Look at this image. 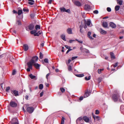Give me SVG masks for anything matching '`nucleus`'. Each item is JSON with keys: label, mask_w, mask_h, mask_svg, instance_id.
<instances>
[{"label": "nucleus", "mask_w": 124, "mask_h": 124, "mask_svg": "<svg viewBox=\"0 0 124 124\" xmlns=\"http://www.w3.org/2000/svg\"><path fill=\"white\" fill-rule=\"evenodd\" d=\"M61 37L62 39L63 40L65 41H66V39L65 38V35L63 34L61 36Z\"/></svg>", "instance_id": "obj_26"}, {"label": "nucleus", "mask_w": 124, "mask_h": 124, "mask_svg": "<svg viewBox=\"0 0 124 124\" xmlns=\"http://www.w3.org/2000/svg\"><path fill=\"white\" fill-rule=\"evenodd\" d=\"M119 97V94L118 93H116L113 95L112 98L114 101H117Z\"/></svg>", "instance_id": "obj_1"}, {"label": "nucleus", "mask_w": 124, "mask_h": 124, "mask_svg": "<svg viewBox=\"0 0 124 124\" xmlns=\"http://www.w3.org/2000/svg\"><path fill=\"white\" fill-rule=\"evenodd\" d=\"M65 47L66 48H67V49H70V47L69 46H67V45H65Z\"/></svg>", "instance_id": "obj_55"}, {"label": "nucleus", "mask_w": 124, "mask_h": 124, "mask_svg": "<svg viewBox=\"0 0 124 124\" xmlns=\"http://www.w3.org/2000/svg\"><path fill=\"white\" fill-rule=\"evenodd\" d=\"M104 70V69H98V73L99 74H100L101 73V72L103 71Z\"/></svg>", "instance_id": "obj_24"}, {"label": "nucleus", "mask_w": 124, "mask_h": 124, "mask_svg": "<svg viewBox=\"0 0 124 124\" xmlns=\"http://www.w3.org/2000/svg\"><path fill=\"white\" fill-rule=\"evenodd\" d=\"M60 9L61 10V12H65V8L64 7H63L62 8H60Z\"/></svg>", "instance_id": "obj_34"}, {"label": "nucleus", "mask_w": 124, "mask_h": 124, "mask_svg": "<svg viewBox=\"0 0 124 124\" xmlns=\"http://www.w3.org/2000/svg\"><path fill=\"white\" fill-rule=\"evenodd\" d=\"M44 94V93L43 92H42L40 93V97H41Z\"/></svg>", "instance_id": "obj_59"}, {"label": "nucleus", "mask_w": 124, "mask_h": 124, "mask_svg": "<svg viewBox=\"0 0 124 124\" xmlns=\"http://www.w3.org/2000/svg\"><path fill=\"white\" fill-rule=\"evenodd\" d=\"M83 96H81L79 98V100L81 101L83 99Z\"/></svg>", "instance_id": "obj_64"}, {"label": "nucleus", "mask_w": 124, "mask_h": 124, "mask_svg": "<svg viewBox=\"0 0 124 124\" xmlns=\"http://www.w3.org/2000/svg\"><path fill=\"white\" fill-rule=\"evenodd\" d=\"M110 26L113 28H115L116 27V25L113 22H110Z\"/></svg>", "instance_id": "obj_14"}, {"label": "nucleus", "mask_w": 124, "mask_h": 124, "mask_svg": "<svg viewBox=\"0 0 124 124\" xmlns=\"http://www.w3.org/2000/svg\"><path fill=\"white\" fill-rule=\"evenodd\" d=\"M76 40L78 42L81 43H83V41L81 40H79L77 39H76Z\"/></svg>", "instance_id": "obj_56"}, {"label": "nucleus", "mask_w": 124, "mask_h": 124, "mask_svg": "<svg viewBox=\"0 0 124 124\" xmlns=\"http://www.w3.org/2000/svg\"><path fill=\"white\" fill-rule=\"evenodd\" d=\"M120 110L122 112H123L124 111V106L121 105L120 107Z\"/></svg>", "instance_id": "obj_22"}, {"label": "nucleus", "mask_w": 124, "mask_h": 124, "mask_svg": "<svg viewBox=\"0 0 124 124\" xmlns=\"http://www.w3.org/2000/svg\"><path fill=\"white\" fill-rule=\"evenodd\" d=\"M85 9L86 10L89 11L91 8V7L88 4H86L84 6Z\"/></svg>", "instance_id": "obj_8"}, {"label": "nucleus", "mask_w": 124, "mask_h": 124, "mask_svg": "<svg viewBox=\"0 0 124 124\" xmlns=\"http://www.w3.org/2000/svg\"><path fill=\"white\" fill-rule=\"evenodd\" d=\"M102 26L104 28H107L108 26V23L106 22H104L102 23Z\"/></svg>", "instance_id": "obj_19"}, {"label": "nucleus", "mask_w": 124, "mask_h": 124, "mask_svg": "<svg viewBox=\"0 0 124 124\" xmlns=\"http://www.w3.org/2000/svg\"><path fill=\"white\" fill-rule=\"evenodd\" d=\"M9 104L10 106L12 107H16L17 105L16 103L12 101H11Z\"/></svg>", "instance_id": "obj_5"}, {"label": "nucleus", "mask_w": 124, "mask_h": 124, "mask_svg": "<svg viewBox=\"0 0 124 124\" xmlns=\"http://www.w3.org/2000/svg\"><path fill=\"white\" fill-rule=\"evenodd\" d=\"M44 61L46 63H48V60L47 58H45L44 59Z\"/></svg>", "instance_id": "obj_43"}, {"label": "nucleus", "mask_w": 124, "mask_h": 124, "mask_svg": "<svg viewBox=\"0 0 124 124\" xmlns=\"http://www.w3.org/2000/svg\"><path fill=\"white\" fill-rule=\"evenodd\" d=\"M16 73V71L15 70H13L12 72V75H14Z\"/></svg>", "instance_id": "obj_42"}, {"label": "nucleus", "mask_w": 124, "mask_h": 124, "mask_svg": "<svg viewBox=\"0 0 124 124\" xmlns=\"http://www.w3.org/2000/svg\"><path fill=\"white\" fill-rule=\"evenodd\" d=\"M23 11L24 12H28L29 10L28 9H26L24 8L23 9Z\"/></svg>", "instance_id": "obj_46"}, {"label": "nucleus", "mask_w": 124, "mask_h": 124, "mask_svg": "<svg viewBox=\"0 0 124 124\" xmlns=\"http://www.w3.org/2000/svg\"><path fill=\"white\" fill-rule=\"evenodd\" d=\"M39 58L41 59H42L43 57V55L41 52H40L39 53Z\"/></svg>", "instance_id": "obj_37"}, {"label": "nucleus", "mask_w": 124, "mask_h": 124, "mask_svg": "<svg viewBox=\"0 0 124 124\" xmlns=\"http://www.w3.org/2000/svg\"><path fill=\"white\" fill-rule=\"evenodd\" d=\"M43 86L42 84H40L39 86V88L40 89L42 90L43 88Z\"/></svg>", "instance_id": "obj_35"}, {"label": "nucleus", "mask_w": 124, "mask_h": 124, "mask_svg": "<svg viewBox=\"0 0 124 124\" xmlns=\"http://www.w3.org/2000/svg\"><path fill=\"white\" fill-rule=\"evenodd\" d=\"M23 13V11L22 10H19L17 12L18 14V15H19Z\"/></svg>", "instance_id": "obj_29"}, {"label": "nucleus", "mask_w": 124, "mask_h": 124, "mask_svg": "<svg viewBox=\"0 0 124 124\" xmlns=\"http://www.w3.org/2000/svg\"><path fill=\"white\" fill-rule=\"evenodd\" d=\"M83 52L84 53H85L86 54H88L90 53L89 51L88 50L85 48L83 49Z\"/></svg>", "instance_id": "obj_17"}, {"label": "nucleus", "mask_w": 124, "mask_h": 124, "mask_svg": "<svg viewBox=\"0 0 124 124\" xmlns=\"http://www.w3.org/2000/svg\"><path fill=\"white\" fill-rule=\"evenodd\" d=\"M72 50V49H68V50L67 51V52H66V54H67L71 50Z\"/></svg>", "instance_id": "obj_60"}, {"label": "nucleus", "mask_w": 124, "mask_h": 124, "mask_svg": "<svg viewBox=\"0 0 124 124\" xmlns=\"http://www.w3.org/2000/svg\"><path fill=\"white\" fill-rule=\"evenodd\" d=\"M38 59V57L36 56L33 57L31 59L33 61L34 63L36 62Z\"/></svg>", "instance_id": "obj_12"}, {"label": "nucleus", "mask_w": 124, "mask_h": 124, "mask_svg": "<svg viewBox=\"0 0 124 124\" xmlns=\"http://www.w3.org/2000/svg\"><path fill=\"white\" fill-rule=\"evenodd\" d=\"M118 63H116L114 65H113V66L114 67H116V66H117V65H118Z\"/></svg>", "instance_id": "obj_58"}, {"label": "nucleus", "mask_w": 124, "mask_h": 124, "mask_svg": "<svg viewBox=\"0 0 124 124\" xmlns=\"http://www.w3.org/2000/svg\"><path fill=\"white\" fill-rule=\"evenodd\" d=\"M83 119L86 122L88 123L89 121V119L86 116H84Z\"/></svg>", "instance_id": "obj_9"}, {"label": "nucleus", "mask_w": 124, "mask_h": 124, "mask_svg": "<svg viewBox=\"0 0 124 124\" xmlns=\"http://www.w3.org/2000/svg\"><path fill=\"white\" fill-rule=\"evenodd\" d=\"M89 96V93L88 90L86 91L84 95V98H86L88 97Z\"/></svg>", "instance_id": "obj_20"}, {"label": "nucleus", "mask_w": 124, "mask_h": 124, "mask_svg": "<svg viewBox=\"0 0 124 124\" xmlns=\"http://www.w3.org/2000/svg\"><path fill=\"white\" fill-rule=\"evenodd\" d=\"M13 13H14V14H16V13H17V11L15 10H13Z\"/></svg>", "instance_id": "obj_62"}, {"label": "nucleus", "mask_w": 124, "mask_h": 124, "mask_svg": "<svg viewBox=\"0 0 124 124\" xmlns=\"http://www.w3.org/2000/svg\"><path fill=\"white\" fill-rule=\"evenodd\" d=\"M33 65L34 67L37 69H39V67L40 65L37 63H34Z\"/></svg>", "instance_id": "obj_11"}, {"label": "nucleus", "mask_w": 124, "mask_h": 124, "mask_svg": "<svg viewBox=\"0 0 124 124\" xmlns=\"http://www.w3.org/2000/svg\"><path fill=\"white\" fill-rule=\"evenodd\" d=\"M101 29V33L102 34H105L106 33V31H105L103 30L102 29Z\"/></svg>", "instance_id": "obj_27"}, {"label": "nucleus", "mask_w": 124, "mask_h": 124, "mask_svg": "<svg viewBox=\"0 0 124 124\" xmlns=\"http://www.w3.org/2000/svg\"><path fill=\"white\" fill-rule=\"evenodd\" d=\"M93 12L94 14H97L98 13V11L97 10H95L93 11Z\"/></svg>", "instance_id": "obj_48"}, {"label": "nucleus", "mask_w": 124, "mask_h": 124, "mask_svg": "<svg viewBox=\"0 0 124 124\" xmlns=\"http://www.w3.org/2000/svg\"><path fill=\"white\" fill-rule=\"evenodd\" d=\"M31 17V18H33L34 17V15L33 14H31L30 15Z\"/></svg>", "instance_id": "obj_51"}, {"label": "nucleus", "mask_w": 124, "mask_h": 124, "mask_svg": "<svg viewBox=\"0 0 124 124\" xmlns=\"http://www.w3.org/2000/svg\"><path fill=\"white\" fill-rule=\"evenodd\" d=\"M83 118L82 117H80L78 118L77 120V121H81L83 120Z\"/></svg>", "instance_id": "obj_47"}, {"label": "nucleus", "mask_w": 124, "mask_h": 124, "mask_svg": "<svg viewBox=\"0 0 124 124\" xmlns=\"http://www.w3.org/2000/svg\"><path fill=\"white\" fill-rule=\"evenodd\" d=\"M76 76L77 77H82L84 76V75L83 74H76Z\"/></svg>", "instance_id": "obj_28"}, {"label": "nucleus", "mask_w": 124, "mask_h": 124, "mask_svg": "<svg viewBox=\"0 0 124 124\" xmlns=\"http://www.w3.org/2000/svg\"><path fill=\"white\" fill-rule=\"evenodd\" d=\"M16 23L18 25H22L21 22L20 20H18L17 21Z\"/></svg>", "instance_id": "obj_33"}, {"label": "nucleus", "mask_w": 124, "mask_h": 124, "mask_svg": "<svg viewBox=\"0 0 124 124\" xmlns=\"http://www.w3.org/2000/svg\"><path fill=\"white\" fill-rule=\"evenodd\" d=\"M91 32L90 31H88L87 33V37L90 39L91 40H93V38L90 35H91Z\"/></svg>", "instance_id": "obj_16"}, {"label": "nucleus", "mask_w": 124, "mask_h": 124, "mask_svg": "<svg viewBox=\"0 0 124 124\" xmlns=\"http://www.w3.org/2000/svg\"><path fill=\"white\" fill-rule=\"evenodd\" d=\"M110 57L111 59H114L115 58V57L114 56V53L112 52L110 53Z\"/></svg>", "instance_id": "obj_18"}, {"label": "nucleus", "mask_w": 124, "mask_h": 124, "mask_svg": "<svg viewBox=\"0 0 124 124\" xmlns=\"http://www.w3.org/2000/svg\"><path fill=\"white\" fill-rule=\"evenodd\" d=\"M34 27V23H32L30 24L28 26L29 29L30 30H33Z\"/></svg>", "instance_id": "obj_6"}, {"label": "nucleus", "mask_w": 124, "mask_h": 124, "mask_svg": "<svg viewBox=\"0 0 124 124\" xmlns=\"http://www.w3.org/2000/svg\"><path fill=\"white\" fill-rule=\"evenodd\" d=\"M78 57L77 56H74L73 57H72L71 59L72 60H73L74 59H75L76 58H77Z\"/></svg>", "instance_id": "obj_53"}, {"label": "nucleus", "mask_w": 124, "mask_h": 124, "mask_svg": "<svg viewBox=\"0 0 124 124\" xmlns=\"http://www.w3.org/2000/svg\"><path fill=\"white\" fill-rule=\"evenodd\" d=\"M75 41L74 40H69V42L70 43H72L73 41Z\"/></svg>", "instance_id": "obj_61"}, {"label": "nucleus", "mask_w": 124, "mask_h": 124, "mask_svg": "<svg viewBox=\"0 0 124 124\" xmlns=\"http://www.w3.org/2000/svg\"><path fill=\"white\" fill-rule=\"evenodd\" d=\"M50 73H49L48 74H47L46 75V78L47 79V80H48V77L50 75Z\"/></svg>", "instance_id": "obj_57"}, {"label": "nucleus", "mask_w": 124, "mask_h": 124, "mask_svg": "<svg viewBox=\"0 0 124 124\" xmlns=\"http://www.w3.org/2000/svg\"><path fill=\"white\" fill-rule=\"evenodd\" d=\"M34 36H39V35L37 32H36L35 34H34Z\"/></svg>", "instance_id": "obj_52"}, {"label": "nucleus", "mask_w": 124, "mask_h": 124, "mask_svg": "<svg viewBox=\"0 0 124 124\" xmlns=\"http://www.w3.org/2000/svg\"><path fill=\"white\" fill-rule=\"evenodd\" d=\"M52 0H49V1L48 2V4H51L52 3Z\"/></svg>", "instance_id": "obj_63"}, {"label": "nucleus", "mask_w": 124, "mask_h": 124, "mask_svg": "<svg viewBox=\"0 0 124 124\" xmlns=\"http://www.w3.org/2000/svg\"><path fill=\"white\" fill-rule=\"evenodd\" d=\"M99 113V111L98 110H96L95 111V114H98Z\"/></svg>", "instance_id": "obj_54"}, {"label": "nucleus", "mask_w": 124, "mask_h": 124, "mask_svg": "<svg viewBox=\"0 0 124 124\" xmlns=\"http://www.w3.org/2000/svg\"><path fill=\"white\" fill-rule=\"evenodd\" d=\"M102 78L101 77H100L98 78V83H100L101 82L102 80Z\"/></svg>", "instance_id": "obj_39"}, {"label": "nucleus", "mask_w": 124, "mask_h": 124, "mask_svg": "<svg viewBox=\"0 0 124 124\" xmlns=\"http://www.w3.org/2000/svg\"><path fill=\"white\" fill-rule=\"evenodd\" d=\"M91 77L90 76H89L88 78L87 77H85V79L86 80H88L90 79Z\"/></svg>", "instance_id": "obj_40"}, {"label": "nucleus", "mask_w": 124, "mask_h": 124, "mask_svg": "<svg viewBox=\"0 0 124 124\" xmlns=\"http://www.w3.org/2000/svg\"><path fill=\"white\" fill-rule=\"evenodd\" d=\"M34 62L32 60H31L29 62L27 63V65L28 66V68H31V69H32V65H33Z\"/></svg>", "instance_id": "obj_2"}, {"label": "nucleus", "mask_w": 124, "mask_h": 124, "mask_svg": "<svg viewBox=\"0 0 124 124\" xmlns=\"http://www.w3.org/2000/svg\"><path fill=\"white\" fill-rule=\"evenodd\" d=\"M65 12H67L69 13H70V10L69 9H65Z\"/></svg>", "instance_id": "obj_44"}, {"label": "nucleus", "mask_w": 124, "mask_h": 124, "mask_svg": "<svg viewBox=\"0 0 124 124\" xmlns=\"http://www.w3.org/2000/svg\"><path fill=\"white\" fill-rule=\"evenodd\" d=\"M87 24L88 26H89L91 24V22L90 21H87Z\"/></svg>", "instance_id": "obj_45"}, {"label": "nucleus", "mask_w": 124, "mask_h": 124, "mask_svg": "<svg viewBox=\"0 0 124 124\" xmlns=\"http://www.w3.org/2000/svg\"><path fill=\"white\" fill-rule=\"evenodd\" d=\"M9 55V58L11 62H12L13 63L16 60L15 59L13 58L12 56V53L10 52H8V54Z\"/></svg>", "instance_id": "obj_3"}, {"label": "nucleus", "mask_w": 124, "mask_h": 124, "mask_svg": "<svg viewBox=\"0 0 124 124\" xmlns=\"http://www.w3.org/2000/svg\"><path fill=\"white\" fill-rule=\"evenodd\" d=\"M123 2V1L122 0H119L117 2V3L120 5L122 4V3Z\"/></svg>", "instance_id": "obj_25"}, {"label": "nucleus", "mask_w": 124, "mask_h": 124, "mask_svg": "<svg viewBox=\"0 0 124 124\" xmlns=\"http://www.w3.org/2000/svg\"><path fill=\"white\" fill-rule=\"evenodd\" d=\"M29 76L30 78L31 79H34L36 78V76L33 75L32 74H30L29 75Z\"/></svg>", "instance_id": "obj_32"}, {"label": "nucleus", "mask_w": 124, "mask_h": 124, "mask_svg": "<svg viewBox=\"0 0 124 124\" xmlns=\"http://www.w3.org/2000/svg\"><path fill=\"white\" fill-rule=\"evenodd\" d=\"M34 110V108L32 107H28L26 108L27 111L29 113H32L33 112Z\"/></svg>", "instance_id": "obj_4"}, {"label": "nucleus", "mask_w": 124, "mask_h": 124, "mask_svg": "<svg viewBox=\"0 0 124 124\" xmlns=\"http://www.w3.org/2000/svg\"><path fill=\"white\" fill-rule=\"evenodd\" d=\"M120 6L118 5L116 6L115 7V10L116 11H117L120 8Z\"/></svg>", "instance_id": "obj_21"}, {"label": "nucleus", "mask_w": 124, "mask_h": 124, "mask_svg": "<svg viewBox=\"0 0 124 124\" xmlns=\"http://www.w3.org/2000/svg\"><path fill=\"white\" fill-rule=\"evenodd\" d=\"M40 29V25H37L35 26V29L36 30H37L38 29Z\"/></svg>", "instance_id": "obj_30"}, {"label": "nucleus", "mask_w": 124, "mask_h": 124, "mask_svg": "<svg viewBox=\"0 0 124 124\" xmlns=\"http://www.w3.org/2000/svg\"><path fill=\"white\" fill-rule=\"evenodd\" d=\"M37 30H34L31 31L30 32L31 34H34L37 32Z\"/></svg>", "instance_id": "obj_31"}, {"label": "nucleus", "mask_w": 124, "mask_h": 124, "mask_svg": "<svg viewBox=\"0 0 124 124\" xmlns=\"http://www.w3.org/2000/svg\"><path fill=\"white\" fill-rule=\"evenodd\" d=\"M107 10L109 12H110L111 11V8L109 7H108L107 8Z\"/></svg>", "instance_id": "obj_49"}, {"label": "nucleus", "mask_w": 124, "mask_h": 124, "mask_svg": "<svg viewBox=\"0 0 124 124\" xmlns=\"http://www.w3.org/2000/svg\"><path fill=\"white\" fill-rule=\"evenodd\" d=\"M74 4L77 6L80 7L81 5V3L78 1H75L74 2Z\"/></svg>", "instance_id": "obj_10"}, {"label": "nucleus", "mask_w": 124, "mask_h": 124, "mask_svg": "<svg viewBox=\"0 0 124 124\" xmlns=\"http://www.w3.org/2000/svg\"><path fill=\"white\" fill-rule=\"evenodd\" d=\"M68 70L69 71H71L72 70L71 66L70 65H69L68 67Z\"/></svg>", "instance_id": "obj_38"}, {"label": "nucleus", "mask_w": 124, "mask_h": 124, "mask_svg": "<svg viewBox=\"0 0 124 124\" xmlns=\"http://www.w3.org/2000/svg\"><path fill=\"white\" fill-rule=\"evenodd\" d=\"M93 117L94 120L95 119V118H96V119H97L98 120H99L100 119V117L99 116H96L95 117L94 116H93Z\"/></svg>", "instance_id": "obj_36"}, {"label": "nucleus", "mask_w": 124, "mask_h": 124, "mask_svg": "<svg viewBox=\"0 0 124 124\" xmlns=\"http://www.w3.org/2000/svg\"><path fill=\"white\" fill-rule=\"evenodd\" d=\"M29 48L28 46L26 44H24L23 45V49L25 51H27Z\"/></svg>", "instance_id": "obj_13"}, {"label": "nucleus", "mask_w": 124, "mask_h": 124, "mask_svg": "<svg viewBox=\"0 0 124 124\" xmlns=\"http://www.w3.org/2000/svg\"><path fill=\"white\" fill-rule=\"evenodd\" d=\"M60 89L62 93H64L65 92V89L63 88H60Z\"/></svg>", "instance_id": "obj_41"}, {"label": "nucleus", "mask_w": 124, "mask_h": 124, "mask_svg": "<svg viewBox=\"0 0 124 124\" xmlns=\"http://www.w3.org/2000/svg\"><path fill=\"white\" fill-rule=\"evenodd\" d=\"M34 2H28V4L31 5H32L34 4Z\"/></svg>", "instance_id": "obj_50"}, {"label": "nucleus", "mask_w": 124, "mask_h": 124, "mask_svg": "<svg viewBox=\"0 0 124 124\" xmlns=\"http://www.w3.org/2000/svg\"><path fill=\"white\" fill-rule=\"evenodd\" d=\"M65 119L63 116H62L61 124H64Z\"/></svg>", "instance_id": "obj_23"}, {"label": "nucleus", "mask_w": 124, "mask_h": 124, "mask_svg": "<svg viewBox=\"0 0 124 124\" xmlns=\"http://www.w3.org/2000/svg\"><path fill=\"white\" fill-rule=\"evenodd\" d=\"M67 31L68 34H72V30L71 28H68L67 30Z\"/></svg>", "instance_id": "obj_15"}, {"label": "nucleus", "mask_w": 124, "mask_h": 124, "mask_svg": "<svg viewBox=\"0 0 124 124\" xmlns=\"http://www.w3.org/2000/svg\"><path fill=\"white\" fill-rule=\"evenodd\" d=\"M11 92L15 96H17L19 95L18 92L16 90L11 91Z\"/></svg>", "instance_id": "obj_7"}]
</instances>
